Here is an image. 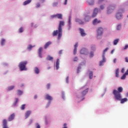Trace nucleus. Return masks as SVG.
I'll return each mask as SVG.
<instances>
[{"label":"nucleus","mask_w":128,"mask_h":128,"mask_svg":"<svg viewBox=\"0 0 128 128\" xmlns=\"http://www.w3.org/2000/svg\"><path fill=\"white\" fill-rule=\"evenodd\" d=\"M64 26V21L61 20L60 22L58 30H55L52 32L53 36H58V40H60L62 36V26Z\"/></svg>","instance_id":"f257e3e1"},{"label":"nucleus","mask_w":128,"mask_h":128,"mask_svg":"<svg viewBox=\"0 0 128 128\" xmlns=\"http://www.w3.org/2000/svg\"><path fill=\"white\" fill-rule=\"evenodd\" d=\"M124 91V88L122 87H119L118 88V90H113V94L114 96V98L116 100H120L122 98V95L120 92H122Z\"/></svg>","instance_id":"f03ea898"},{"label":"nucleus","mask_w":128,"mask_h":128,"mask_svg":"<svg viewBox=\"0 0 128 128\" xmlns=\"http://www.w3.org/2000/svg\"><path fill=\"white\" fill-rule=\"evenodd\" d=\"M28 64L27 61L22 62L19 64V68H20V70H26V66Z\"/></svg>","instance_id":"7ed1b4c3"},{"label":"nucleus","mask_w":128,"mask_h":128,"mask_svg":"<svg viewBox=\"0 0 128 128\" xmlns=\"http://www.w3.org/2000/svg\"><path fill=\"white\" fill-rule=\"evenodd\" d=\"M80 90H82L81 92V96H84L87 92H88V88H86V89H84V87L80 89Z\"/></svg>","instance_id":"20e7f679"},{"label":"nucleus","mask_w":128,"mask_h":128,"mask_svg":"<svg viewBox=\"0 0 128 128\" xmlns=\"http://www.w3.org/2000/svg\"><path fill=\"white\" fill-rule=\"evenodd\" d=\"M97 32L98 36H102V34H104V28H102L100 27L98 28Z\"/></svg>","instance_id":"39448f33"},{"label":"nucleus","mask_w":128,"mask_h":128,"mask_svg":"<svg viewBox=\"0 0 128 128\" xmlns=\"http://www.w3.org/2000/svg\"><path fill=\"white\" fill-rule=\"evenodd\" d=\"M114 10V6H110L108 8L107 10V14H112V11Z\"/></svg>","instance_id":"423d86ee"},{"label":"nucleus","mask_w":128,"mask_h":128,"mask_svg":"<svg viewBox=\"0 0 128 128\" xmlns=\"http://www.w3.org/2000/svg\"><path fill=\"white\" fill-rule=\"evenodd\" d=\"M120 12H118L116 14V18H117V20H120L122 18V12H124V10H120Z\"/></svg>","instance_id":"0eeeda50"},{"label":"nucleus","mask_w":128,"mask_h":128,"mask_svg":"<svg viewBox=\"0 0 128 128\" xmlns=\"http://www.w3.org/2000/svg\"><path fill=\"white\" fill-rule=\"evenodd\" d=\"M2 124H3L2 128H8V121L6 120V119L3 120Z\"/></svg>","instance_id":"6e6552de"},{"label":"nucleus","mask_w":128,"mask_h":128,"mask_svg":"<svg viewBox=\"0 0 128 128\" xmlns=\"http://www.w3.org/2000/svg\"><path fill=\"white\" fill-rule=\"evenodd\" d=\"M14 116H16L14 113L12 114L8 118V122H12L14 118Z\"/></svg>","instance_id":"1a4fd4ad"},{"label":"nucleus","mask_w":128,"mask_h":128,"mask_svg":"<svg viewBox=\"0 0 128 128\" xmlns=\"http://www.w3.org/2000/svg\"><path fill=\"white\" fill-rule=\"evenodd\" d=\"M80 52L81 54H86L88 50L86 48H83L80 50Z\"/></svg>","instance_id":"9d476101"},{"label":"nucleus","mask_w":128,"mask_h":128,"mask_svg":"<svg viewBox=\"0 0 128 128\" xmlns=\"http://www.w3.org/2000/svg\"><path fill=\"white\" fill-rule=\"evenodd\" d=\"M98 9L96 8L93 12V14L92 16V18L96 17V16L98 14Z\"/></svg>","instance_id":"9b49d317"},{"label":"nucleus","mask_w":128,"mask_h":128,"mask_svg":"<svg viewBox=\"0 0 128 128\" xmlns=\"http://www.w3.org/2000/svg\"><path fill=\"white\" fill-rule=\"evenodd\" d=\"M80 33L82 36H86V32H84V29H82V28H80Z\"/></svg>","instance_id":"f8f14e48"},{"label":"nucleus","mask_w":128,"mask_h":128,"mask_svg":"<svg viewBox=\"0 0 128 128\" xmlns=\"http://www.w3.org/2000/svg\"><path fill=\"white\" fill-rule=\"evenodd\" d=\"M100 20H98V18H95L93 20V24H100Z\"/></svg>","instance_id":"ddd939ff"},{"label":"nucleus","mask_w":128,"mask_h":128,"mask_svg":"<svg viewBox=\"0 0 128 128\" xmlns=\"http://www.w3.org/2000/svg\"><path fill=\"white\" fill-rule=\"evenodd\" d=\"M56 70L60 68V59H57L56 64Z\"/></svg>","instance_id":"4468645a"},{"label":"nucleus","mask_w":128,"mask_h":128,"mask_svg":"<svg viewBox=\"0 0 128 128\" xmlns=\"http://www.w3.org/2000/svg\"><path fill=\"white\" fill-rule=\"evenodd\" d=\"M120 100V104H124V102H128V98H124L122 99V98H121L120 100Z\"/></svg>","instance_id":"2eb2a0df"},{"label":"nucleus","mask_w":128,"mask_h":128,"mask_svg":"<svg viewBox=\"0 0 128 128\" xmlns=\"http://www.w3.org/2000/svg\"><path fill=\"white\" fill-rule=\"evenodd\" d=\"M30 114H32V112L30 110L27 111L25 113V118H28L30 116Z\"/></svg>","instance_id":"dca6fc26"},{"label":"nucleus","mask_w":128,"mask_h":128,"mask_svg":"<svg viewBox=\"0 0 128 128\" xmlns=\"http://www.w3.org/2000/svg\"><path fill=\"white\" fill-rule=\"evenodd\" d=\"M50 44H52V42H47L45 45L44 46V48H45V50H46V48L48 46H50Z\"/></svg>","instance_id":"f3484780"},{"label":"nucleus","mask_w":128,"mask_h":128,"mask_svg":"<svg viewBox=\"0 0 128 128\" xmlns=\"http://www.w3.org/2000/svg\"><path fill=\"white\" fill-rule=\"evenodd\" d=\"M46 98L48 100H52V96L48 95V94H46Z\"/></svg>","instance_id":"a211bd4d"},{"label":"nucleus","mask_w":128,"mask_h":128,"mask_svg":"<svg viewBox=\"0 0 128 128\" xmlns=\"http://www.w3.org/2000/svg\"><path fill=\"white\" fill-rule=\"evenodd\" d=\"M30 2H32V0H26V1L24 2L23 4L24 6H26V4H30Z\"/></svg>","instance_id":"6ab92c4d"},{"label":"nucleus","mask_w":128,"mask_h":128,"mask_svg":"<svg viewBox=\"0 0 128 128\" xmlns=\"http://www.w3.org/2000/svg\"><path fill=\"white\" fill-rule=\"evenodd\" d=\"M56 18L60 20H62V14H56Z\"/></svg>","instance_id":"aec40b11"},{"label":"nucleus","mask_w":128,"mask_h":128,"mask_svg":"<svg viewBox=\"0 0 128 128\" xmlns=\"http://www.w3.org/2000/svg\"><path fill=\"white\" fill-rule=\"evenodd\" d=\"M118 76H120V69L117 68L116 71V78H118Z\"/></svg>","instance_id":"412c9836"},{"label":"nucleus","mask_w":128,"mask_h":128,"mask_svg":"<svg viewBox=\"0 0 128 128\" xmlns=\"http://www.w3.org/2000/svg\"><path fill=\"white\" fill-rule=\"evenodd\" d=\"M93 76H94V72L92 71H90L89 72V78L90 80H92V78Z\"/></svg>","instance_id":"4be33fe9"},{"label":"nucleus","mask_w":128,"mask_h":128,"mask_svg":"<svg viewBox=\"0 0 128 128\" xmlns=\"http://www.w3.org/2000/svg\"><path fill=\"white\" fill-rule=\"evenodd\" d=\"M76 21L77 22H79L80 24H84V22L82 21V20H79V19H76Z\"/></svg>","instance_id":"5701e85b"},{"label":"nucleus","mask_w":128,"mask_h":128,"mask_svg":"<svg viewBox=\"0 0 128 128\" xmlns=\"http://www.w3.org/2000/svg\"><path fill=\"white\" fill-rule=\"evenodd\" d=\"M34 72L35 74H40V70H38V67L35 68Z\"/></svg>","instance_id":"b1692460"},{"label":"nucleus","mask_w":128,"mask_h":128,"mask_svg":"<svg viewBox=\"0 0 128 128\" xmlns=\"http://www.w3.org/2000/svg\"><path fill=\"white\" fill-rule=\"evenodd\" d=\"M118 42H120V39H116L114 42V46H116L118 44Z\"/></svg>","instance_id":"393cba45"},{"label":"nucleus","mask_w":128,"mask_h":128,"mask_svg":"<svg viewBox=\"0 0 128 128\" xmlns=\"http://www.w3.org/2000/svg\"><path fill=\"white\" fill-rule=\"evenodd\" d=\"M14 88V86H10L7 89V90L8 92H10V90H12Z\"/></svg>","instance_id":"a878e982"},{"label":"nucleus","mask_w":128,"mask_h":128,"mask_svg":"<svg viewBox=\"0 0 128 128\" xmlns=\"http://www.w3.org/2000/svg\"><path fill=\"white\" fill-rule=\"evenodd\" d=\"M54 60V58L50 56H48L46 58L47 60Z\"/></svg>","instance_id":"bb28decb"},{"label":"nucleus","mask_w":128,"mask_h":128,"mask_svg":"<svg viewBox=\"0 0 128 128\" xmlns=\"http://www.w3.org/2000/svg\"><path fill=\"white\" fill-rule=\"evenodd\" d=\"M116 30H122V25H120V24L118 25Z\"/></svg>","instance_id":"cd10ccee"},{"label":"nucleus","mask_w":128,"mask_h":128,"mask_svg":"<svg viewBox=\"0 0 128 128\" xmlns=\"http://www.w3.org/2000/svg\"><path fill=\"white\" fill-rule=\"evenodd\" d=\"M17 94L18 96H20V95L22 94V91L20 90H18L17 91Z\"/></svg>","instance_id":"c85d7f7f"},{"label":"nucleus","mask_w":128,"mask_h":128,"mask_svg":"<svg viewBox=\"0 0 128 128\" xmlns=\"http://www.w3.org/2000/svg\"><path fill=\"white\" fill-rule=\"evenodd\" d=\"M25 108H26V104H24L22 105L20 107V110H24Z\"/></svg>","instance_id":"c756f323"},{"label":"nucleus","mask_w":128,"mask_h":128,"mask_svg":"<svg viewBox=\"0 0 128 128\" xmlns=\"http://www.w3.org/2000/svg\"><path fill=\"white\" fill-rule=\"evenodd\" d=\"M88 4H90V6H92V4H94V0L92 1H88Z\"/></svg>","instance_id":"7c9ffc66"},{"label":"nucleus","mask_w":128,"mask_h":128,"mask_svg":"<svg viewBox=\"0 0 128 128\" xmlns=\"http://www.w3.org/2000/svg\"><path fill=\"white\" fill-rule=\"evenodd\" d=\"M126 75L124 74L123 76L121 77V80H126Z\"/></svg>","instance_id":"2f4dec72"},{"label":"nucleus","mask_w":128,"mask_h":128,"mask_svg":"<svg viewBox=\"0 0 128 128\" xmlns=\"http://www.w3.org/2000/svg\"><path fill=\"white\" fill-rule=\"evenodd\" d=\"M4 42H6V40L2 39L1 41V45L4 46Z\"/></svg>","instance_id":"473e14b6"},{"label":"nucleus","mask_w":128,"mask_h":128,"mask_svg":"<svg viewBox=\"0 0 128 128\" xmlns=\"http://www.w3.org/2000/svg\"><path fill=\"white\" fill-rule=\"evenodd\" d=\"M18 31H19V32H20V33L22 32H24V28L22 27L20 28L18 30Z\"/></svg>","instance_id":"72a5a7b5"},{"label":"nucleus","mask_w":128,"mask_h":128,"mask_svg":"<svg viewBox=\"0 0 128 128\" xmlns=\"http://www.w3.org/2000/svg\"><path fill=\"white\" fill-rule=\"evenodd\" d=\"M42 48H39L38 54H42Z\"/></svg>","instance_id":"f704fd0d"},{"label":"nucleus","mask_w":128,"mask_h":128,"mask_svg":"<svg viewBox=\"0 0 128 128\" xmlns=\"http://www.w3.org/2000/svg\"><path fill=\"white\" fill-rule=\"evenodd\" d=\"M89 20H90V17H88V16H86L85 17V22H88Z\"/></svg>","instance_id":"c9c22d12"},{"label":"nucleus","mask_w":128,"mask_h":128,"mask_svg":"<svg viewBox=\"0 0 128 128\" xmlns=\"http://www.w3.org/2000/svg\"><path fill=\"white\" fill-rule=\"evenodd\" d=\"M102 61L104 62H106V57L104 56V54H102Z\"/></svg>","instance_id":"e433bc0d"},{"label":"nucleus","mask_w":128,"mask_h":128,"mask_svg":"<svg viewBox=\"0 0 128 128\" xmlns=\"http://www.w3.org/2000/svg\"><path fill=\"white\" fill-rule=\"evenodd\" d=\"M71 18L72 17L70 16L69 17L68 24H69L70 26V24L72 22V21L70 20Z\"/></svg>","instance_id":"4c0bfd02"},{"label":"nucleus","mask_w":128,"mask_h":128,"mask_svg":"<svg viewBox=\"0 0 128 128\" xmlns=\"http://www.w3.org/2000/svg\"><path fill=\"white\" fill-rule=\"evenodd\" d=\"M76 52H78V48H74V54H76Z\"/></svg>","instance_id":"58836bf2"},{"label":"nucleus","mask_w":128,"mask_h":128,"mask_svg":"<svg viewBox=\"0 0 128 128\" xmlns=\"http://www.w3.org/2000/svg\"><path fill=\"white\" fill-rule=\"evenodd\" d=\"M36 128H40V124L38 123H36Z\"/></svg>","instance_id":"ea45409f"},{"label":"nucleus","mask_w":128,"mask_h":128,"mask_svg":"<svg viewBox=\"0 0 128 128\" xmlns=\"http://www.w3.org/2000/svg\"><path fill=\"white\" fill-rule=\"evenodd\" d=\"M108 48H106L104 50V52H103V54H106V52H108Z\"/></svg>","instance_id":"a19ab883"},{"label":"nucleus","mask_w":128,"mask_h":128,"mask_svg":"<svg viewBox=\"0 0 128 128\" xmlns=\"http://www.w3.org/2000/svg\"><path fill=\"white\" fill-rule=\"evenodd\" d=\"M74 46V48H78V42H76Z\"/></svg>","instance_id":"79ce46f5"},{"label":"nucleus","mask_w":128,"mask_h":128,"mask_svg":"<svg viewBox=\"0 0 128 128\" xmlns=\"http://www.w3.org/2000/svg\"><path fill=\"white\" fill-rule=\"evenodd\" d=\"M28 50H32V45H30L28 47Z\"/></svg>","instance_id":"37998d69"},{"label":"nucleus","mask_w":128,"mask_h":128,"mask_svg":"<svg viewBox=\"0 0 128 128\" xmlns=\"http://www.w3.org/2000/svg\"><path fill=\"white\" fill-rule=\"evenodd\" d=\"M46 86H47V89L50 90V84H47Z\"/></svg>","instance_id":"c03bdc74"},{"label":"nucleus","mask_w":128,"mask_h":128,"mask_svg":"<svg viewBox=\"0 0 128 128\" xmlns=\"http://www.w3.org/2000/svg\"><path fill=\"white\" fill-rule=\"evenodd\" d=\"M40 3H37L36 4V8H40Z\"/></svg>","instance_id":"a18cd8bd"},{"label":"nucleus","mask_w":128,"mask_h":128,"mask_svg":"<svg viewBox=\"0 0 128 128\" xmlns=\"http://www.w3.org/2000/svg\"><path fill=\"white\" fill-rule=\"evenodd\" d=\"M94 56V52H91L90 53V58H92Z\"/></svg>","instance_id":"49530a36"},{"label":"nucleus","mask_w":128,"mask_h":128,"mask_svg":"<svg viewBox=\"0 0 128 128\" xmlns=\"http://www.w3.org/2000/svg\"><path fill=\"white\" fill-rule=\"evenodd\" d=\"M18 98H16V102H15L14 106H16V104H18Z\"/></svg>","instance_id":"de8ad7c7"},{"label":"nucleus","mask_w":128,"mask_h":128,"mask_svg":"<svg viewBox=\"0 0 128 128\" xmlns=\"http://www.w3.org/2000/svg\"><path fill=\"white\" fill-rule=\"evenodd\" d=\"M70 80V77L68 76V77L66 78V82L67 84H68V80Z\"/></svg>","instance_id":"09e8293b"},{"label":"nucleus","mask_w":128,"mask_h":128,"mask_svg":"<svg viewBox=\"0 0 128 128\" xmlns=\"http://www.w3.org/2000/svg\"><path fill=\"white\" fill-rule=\"evenodd\" d=\"M52 18H56V14L51 16Z\"/></svg>","instance_id":"8fccbe9b"},{"label":"nucleus","mask_w":128,"mask_h":128,"mask_svg":"<svg viewBox=\"0 0 128 128\" xmlns=\"http://www.w3.org/2000/svg\"><path fill=\"white\" fill-rule=\"evenodd\" d=\"M100 10H104V6L102 5L100 6Z\"/></svg>","instance_id":"3c124183"},{"label":"nucleus","mask_w":128,"mask_h":128,"mask_svg":"<svg viewBox=\"0 0 128 128\" xmlns=\"http://www.w3.org/2000/svg\"><path fill=\"white\" fill-rule=\"evenodd\" d=\"M74 62H78V57H75L74 60Z\"/></svg>","instance_id":"603ef678"},{"label":"nucleus","mask_w":128,"mask_h":128,"mask_svg":"<svg viewBox=\"0 0 128 128\" xmlns=\"http://www.w3.org/2000/svg\"><path fill=\"white\" fill-rule=\"evenodd\" d=\"M32 124V120H30L29 125Z\"/></svg>","instance_id":"864d4df0"},{"label":"nucleus","mask_w":128,"mask_h":128,"mask_svg":"<svg viewBox=\"0 0 128 128\" xmlns=\"http://www.w3.org/2000/svg\"><path fill=\"white\" fill-rule=\"evenodd\" d=\"M125 62H128V57L125 58Z\"/></svg>","instance_id":"5fc2aeb1"},{"label":"nucleus","mask_w":128,"mask_h":128,"mask_svg":"<svg viewBox=\"0 0 128 128\" xmlns=\"http://www.w3.org/2000/svg\"><path fill=\"white\" fill-rule=\"evenodd\" d=\"M124 68H122V70H121V72H122V74L124 73Z\"/></svg>","instance_id":"6e6d98bb"},{"label":"nucleus","mask_w":128,"mask_h":128,"mask_svg":"<svg viewBox=\"0 0 128 128\" xmlns=\"http://www.w3.org/2000/svg\"><path fill=\"white\" fill-rule=\"evenodd\" d=\"M128 48V45L125 46V47L124 48V50H127Z\"/></svg>","instance_id":"4d7b16f0"},{"label":"nucleus","mask_w":128,"mask_h":128,"mask_svg":"<svg viewBox=\"0 0 128 128\" xmlns=\"http://www.w3.org/2000/svg\"><path fill=\"white\" fill-rule=\"evenodd\" d=\"M102 64H104V62L102 60L100 62V66H102Z\"/></svg>","instance_id":"13d9d810"},{"label":"nucleus","mask_w":128,"mask_h":128,"mask_svg":"<svg viewBox=\"0 0 128 128\" xmlns=\"http://www.w3.org/2000/svg\"><path fill=\"white\" fill-rule=\"evenodd\" d=\"M58 6V3L54 2L53 4V6Z\"/></svg>","instance_id":"bf43d9fd"},{"label":"nucleus","mask_w":128,"mask_h":128,"mask_svg":"<svg viewBox=\"0 0 128 128\" xmlns=\"http://www.w3.org/2000/svg\"><path fill=\"white\" fill-rule=\"evenodd\" d=\"M38 56H39L40 58H42V53H38Z\"/></svg>","instance_id":"052dcab7"},{"label":"nucleus","mask_w":128,"mask_h":128,"mask_svg":"<svg viewBox=\"0 0 128 128\" xmlns=\"http://www.w3.org/2000/svg\"><path fill=\"white\" fill-rule=\"evenodd\" d=\"M126 76L128 75V69L126 71V72L124 74Z\"/></svg>","instance_id":"680f3d73"},{"label":"nucleus","mask_w":128,"mask_h":128,"mask_svg":"<svg viewBox=\"0 0 128 128\" xmlns=\"http://www.w3.org/2000/svg\"><path fill=\"white\" fill-rule=\"evenodd\" d=\"M114 64H116V58H114Z\"/></svg>","instance_id":"e2e57ef3"},{"label":"nucleus","mask_w":128,"mask_h":128,"mask_svg":"<svg viewBox=\"0 0 128 128\" xmlns=\"http://www.w3.org/2000/svg\"><path fill=\"white\" fill-rule=\"evenodd\" d=\"M62 54V50L59 51V54Z\"/></svg>","instance_id":"0e129e2a"},{"label":"nucleus","mask_w":128,"mask_h":128,"mask_svg":"<svg viewBox=\"0 0 128 128\" xmlns=\"http://www.w3.org/2000/svg\"><path fill=\"white\" fill-rule=\"evenodd\" d=\"M68 4V0H65V2H64V4Z\"/></svg>","instance_id":"69168bd1"},{"label":"nucleus","mask_w":128,"mask_h":128,"mask_svg":"<svg viewBox=\"0 0 128 128\" xmlns=\"http://www.w3.org/2000/svg\"><path fill=\"white\" fill-rule=\"evenodd\" d=\"M34 98L35 100H36V98H38V96L35 95L34 96Z\"/></svg>","instance_id":"338daca9"},{"label":"nucleus","mask_w":128,"mask_h":128,"mask_svg":"<svg viewBox=\"0 0 128 128\" xmlns=\"http://www.w3.org/2000/svg\"><path fill=\"white\" fill-rule=\"evenodd\" d=\"M95 48V46H93L92 47V50H94Z\"/></svg>","instance_id":"774afa93"}]
</instances>
